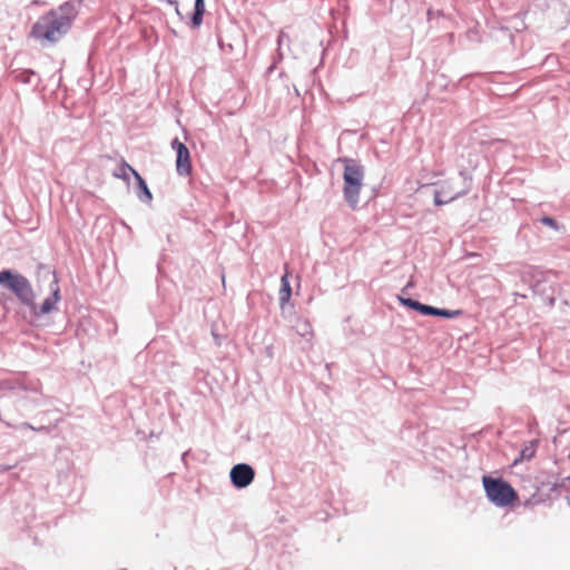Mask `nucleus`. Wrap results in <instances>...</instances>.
<instances>
[{"label": "nucleus", "instance_id": "9d476101", "mask_svg": "<svg viewBox=\"0 0 570 570\" xmlns=\"http://www.w3.org/2000/svg\"><path fill=\"white\" fill-rule=\"evenodd\" d=\"M460 176L463 179L464 188L460 191H456L454 195L449 196L444 190H435L433 203L435 206H443L446 205L464 195H466L472 185V176L468 170H460Z\"/></svg>", "mask_w": 570, "mask_h": 570}, {"label": "nucleus", "instance_id": "20e7f679", "mask_svg": "<svg viewBox=\"0 0 570 570\" xmlns=\"http://www.w3.org/2000/svg\"><path fill=\"white\" fill-rule=\"evenodd\" d=\"M0 286L12 294L20 305L32 304L33 286L30 279L14 268L0 269Z\"/></svg>", "mask_w": 570, "mask_h": 570}, {"label": "nucleus", "instance_id": "c9c22d12", "mask_svg": "<svg viewBox=\"0 0 570 570\" xmlns=\"http://www.w3.org/2000/svg\"><path fill=\"white\" fill-rule=\"evenodd\" d=\"M187 454H188V452H184V453L181 454V459L184 460V459H185V456H186Z\"/></svg>", "mask_w": 570, "mask_h": 570}, {"label": "nucleus", "instance_id": "bb28decb", "mask_svg": "<svg viewBox=\"0 0 570 570\" xmlns=\"http://www.w3.org/2000/svg\"><path fill=\"white\" fill-rule=\"evenodd\" d=\"M435 17H444L443 10H434L429 8L426 11L428 21L431 22Z\"/></svg>", "mask_w": 570, "mask_h": 570}, {"label": "nucleus", "instance_id": "c85d7f7f", "mask_svg": "<svg viewBox=\"0 0 570 570\" xmlns=\"http://www.w3.org/2000/svg\"><path fill=\"white\" fill-rule=\"evenodd\" d=\"M219 47L222 51L224 52H232L233 51V45L232 43H225L222 39H219Z\"/></svg>", "mask_w": 570, "mask_h": 570}, {"label": "nucleus", "instance_id": "2f4dec72", "mask_svg": "<svg viewBox=\"0 0 570 570\" xmlns=\"http://www.w3.org/2000/svg\"><path fill=\"white\" fill-rule=\"evenodd\" d=\"M277 68V65L275 62H272V65L267 68L266 72L272 73Z\"/></svg>", "mask_w": 570, "mask_h": 570}, {"label": "nucleus", "instance_id": "c756f323", "mask_svg": "<svg viewBox=\"0 0 570 570\" xmlns=\"http://www.w3.org/2000/svg\"><path fill=\"white\" fill-rule=\"evenodd\" d=\"M33 431L41 433H49V428L46 425L35 426Z\"/></svg>", "mask_w": 570, "mask_h": 570}, {"label": "nucleus", "instance_id": "412c9836", "mask_svg": "<svg viewBox=\"0 0 570 570\" xmlns=\"http://www.w3.org/2000/svg\"><path fill=\"white\" fill-rule=\"evenodd\" d=\"M463 314H464L463 309H449V308H442V307H436V306L432 305L430 316L451 320V318H456Z\"/></svg>", "mask_w": 570, "mask_h": 570}, {"label": "nucleus", "instance_id": "39448f33", "mask_svg": "<svg viewBox=\"0 0 570 570\" xmlns=\"http://www.w3.org/2000/svg\"><path fill=\"white\" fill-rule=\"evenodd\" d=\"M485 497L493 505L507 508L518 500V492L503 476L482 475Z\"/></svg>", "mask_w": 570, "mask_h": 570}, {"label": "nucleus", "instance_id": "72a5a7b5", "mask_svg": "<svg viewBox=\"0 0 570 570\" xmlns=\"http://www.w3.org/2000/svg\"><path fill=\"white\" fill-rule=\"evenodd\" d=\"M177 16L183 19V14L180 13V10H179V3L177 2V9H175Z\"/></svg>", "mask_w": 570, "mask_h": 570}, {"label": "nucleus", "instance_id": "58836bf2", "mask_svg": "<svg viewBox=\"0 0 570 570\" xmlns=\"http://www.w3.org/2000/svg\"><path fill=\"white\" fill-rule=\"evenodd\" d=\"M568 503H569V507H570V500L568 501Z\"/></svg>", "mask_w": 570, "mask_h": 570}, {"label": "nucleus", "instance_id": "cd10ccee", "mask_svg": "<svg viewBox=\"0 0 570 570\" xmlns=\"http://www.w3.org/2000/svg\"><path fill=\"white\" fill-rule=\"evenodd\" d=\"M282 36L278 37V49L273 56V62L278 65L283 60V52L281 51Z\"/></svg>", "mask_w": 570, "mask_h": 570}, {"label": "nucleus", "instance_id": "473e14b6", "mask_svg": "<svg viewBox=\"0 0 570 570\" xmlns=\"http://www.w3.org/2000/svg\"><path fill=\"white\" fill-rule=\"evenodd\" d=\"M414 284L410 281L403 288L402 292H407L409 288H411Z\"/></svg>", "mask_w": 570, "mask_h": 570}, {"label": "nucleus", "instance_id": "9b49d317", "mask_svg": "<svg viewBox=\"0 0 570 570\" xmlns=\"http://www.w3.org/2000/svg\"><path fill=\"white\" fill-rule=\"evenodd\" d=\"M81 0H68L60 4L57 9H51L49 12H55L56 17H58L62 22L66 23L67 27L71 29L73 21L78 16V6H80Z\"/></svg>", "mask_w": 570, "mask_h": 570}, {"label": "nucleus", "instance_id": "0eeeda50", "mask_svg": "<svg viewBox=\"0 0 570 570\" xmlns=\"http://www.w3.org/2000/svg\"><path fill=\"white\" fill-rule=\"evenodd\" d=\"M14 517L18 522L22 521L24 523V527L29 531L28 535L30 538H32L33 543L36 546L41 544L42 542L39 539V534L35 530L38 528H40L41 530L47 529L48 522L47 521L38 522L37 515L35 513V507L29 503H26L23 510L17 511Z\"/></svg>", "mask_w": 570, "mask_h": 570}, {"label": "nucleus", "instance_id": "1a4fd4ad", "mask_svg": "<svg viewBox=\"0 0 570 570\" xmlns=\"http://www.w3.org/2000/svg\"><path fill=\"white\" fill-rule=\"evenodd\" d=\"M170 146L176 151V171L179 176H189L193 171L190 151L188 147L175 137Z\"/></svg>", "mask_w": 570, "mask_h": 570}, {"label": "nucleus", "instance_id": "7ed1b4c3", "mask_svg": "<svg viewBox=\"0 0 570 570\" xmlns=\"http://www.w3.org/2000/svg\"><path fill=\"white\" fill-rule=\"evenodd\" d=\"M70 28L66 26L55 12H47L32 24L29 36L39 40L41 45H53L63 38Z\"/></svg>", "mask_w": 570, "mask_h": 570}, {"label": "nucleus", "instance_id": "a878e982", "mask_svg": "<svg viewBox=\"0 0 570 570\" xmlns=\"http://www.w3.org/2000/svg\"><path fill=\"white\" fill-rule=\"evenodd\" d=\"M6 425L9 426V428H13L18 431H22V430H31L33 431L35 426L28 422H22V423H19V424H11L10 422H6Z\"/></svg>", "mask_w": 570, "mask_h": 570}, {"label": "nucleus", "instance_id": "ddd939ff", "mask_svg": "<svg viewBox=\"0 0 570 570\" xmlns=\"http://www.w3.org/2000/svg\"><path fill=\"white\" fill-rule=\"evenodd\" d=\"M396 299L404 308L414 311L423 316H430L432 305L424 304L415 298L403 295H396Z\"/></svg>", "mask_w": 570, "mask_h": 570}, {"label": "nucleus", "instance_id": "a211bd4d", "mask_svg": "<svg viewBox=\"0 0 570 570\" xmlns=\"http://www.w3.org/2000/svg\"><path fill=\"white\" fill-rule=\"evenodd\" d=\"M0 391H12V392H37L36 387H29L26 382L20 379H4L0 381Z\"/></svg>", "mask_w": 570, "mask_h": 570}, {"label": "nucleus", "instance_id": "e433bc0d", "mask_svg": "<svg viewBox=\"0 0 570 570\" xmlns=\"http://www.w3.org/2000/svg\"><path fill=\"white\" fill-rule=\"evenodd\" d=\"M399 295H403V296H405V295H406V292H402V291H401V293H400Z\"/></svg>", "mask_w": 570, "mask_h": 570}, {"label": "nucleus", "instance_id": "7c9ffc66", "mask_svg": "<svg viewBox=\"0 0 570 570\" xmlns=\"http://www.w3.org/2000/svg\"><path fill=\"white\" fill-rule=\"evenodd\" d=\"M17 464L13 463V464H0V472L2 471H9L11 470L12 468H14Z\"/></svg>", "mask_w": 570, "mask_h": 570}, {"label": "nucleus", "instance_id": "6e6552de", "mask_svg": "<svg viewBox=\"0 0 570 570\" xmlns=\"http://www.w3.org/2000/svg\"><path fill=\"white\" fill-rule=\"evenodd\" d=\"M255 469L245 462L236 463L229 470L230 484L237 490L248 488L255 480Z\"/></svg>", "mask_w": 570, "mask_h": 570}, {"label": "nucleus", "instance_id": "4468645a", "mask_svg": "<svg viewBox=\"0 0 570 570\" xmlns=\"http://www.w3.org/2000/svg\"><path fill=\"white\" fill-rule=\"evenodd\" d=\"M292 297V286L288 279V273L286 272L281 277V288H279V307L283 311V313L286 311L287 307H293V305L289 304Z\"/></svg>", "mask_w": 570, "mask_h": 570}, {"label": "nucleus", "instance_id": "f704fd0d", "mask_svg": "<svg viewBox=\"0 0 570 570\" xmlns=\"http://www.w3.org/2000/svg\"><path fill=\"white\" fill-rule=\"evenodd\" d=\"M213 336H214V338H215L216 341H217V340H218V337H219V336H218L214 331H213Z\"/></svg>", "mask_w": 570, "mask_h": 570}, {"label": "nucleus", "instance_id": "6ab92c4d", "mask_svg": "<svg viewBox=\"0 0 570 570\" xmlns=\"http://www.w3.org/2000/svg\"><path fill=\"white\" fill-rule=\"evenodd\" d=\"M538 444V440H531L524 443L519 452L518 458L513 460V465H517L522 461H530L535 455Z\"/></svg>", "mask_w": 570, "mask_h": 570}, {"label": "nucleus", "instance_id": "f257e3e1", "mask_svg": "<svg viewBox=\"0 0 570 570\" xmlns=\"http://www.w3.org/2000/svg\"><path fill=\"white\" fill-rule=\"evenodd\" d=\"M37 275L39 277H49L51 276L52 279L49 284L50 288V295L46 297L41 304H37V294L33 292L32 297V304H26L24 307L29 309L30 316L32 320H40L45 315L51 314L55 311H58V303L61 299V292L59 287L58 277L56 274V271L52 269L50 266L45 265L42 263L37 265Z\"/></svg>", "mask_w": 570, "mask_h": 570}, {"label": "nucleus", "instance_id": "ea45409f", "mask_svg": "<svg viewBox=\"0 0 570 570\" xmlns=\"http://www.w3.org/2000/svg\"><path fill=\"white\" fill-rule=\"evenodd\" d=\"M120 570H126V569H120Z\"/></svg>", "mask_w": 570, "mask_h": 570}, {"label": "nucleus", "instance_id": "f3484780", "mask_svg": "<svg viewBox=\"0 0 570 570\" xmlns=\"http://www.w3.org/2000/svg\"><path fill=\"white\" fill-rule=\"evenodd\" d=\"M532 291L534 294H540L543 297V302L550 306L553 307L556 304V297L553 296L552 286H548V284L543 281H537L532 285Z\"/></svg>", "mask_w": 570, "mask_h": 570}, {"label": "nucleus", "instance_id": "2eb2a0df", "mask_svg": "<svg viewBox=\"0 0 570 570\" xmlns=\"http://www.w3.org/2000/svg\"><path fill=\"white\" fill-rule=\"evenodd\" d=\"M205 12H206L205 0H195L194 9L189 13L188 26L191 29H198L203 24Z\"/></svg>", "mask_w": 570, "mask_h": 570}, {"label": "nucleus", "instance_id": "393cba45", "mask_svg": "<svg viewBox=\"0 0 570 570\" xmlns=\"http://www.w3.org/2000/svg\"><path fill=\"white\" fill-rule=\"evenodd\" d=\"M566 482H568L566 478L559 480V474L556 473V487L553 488V493H556L557 497L560 494L561 490L567 489Z\"/></svg>", "mask_w": 570, "mask_h": 570}, {"label": "nucleus", "instance_id": "5701e85b", "mask_svg": "<svg viewBox=\"0 0 570 570\" xmlns=\"http://www.w3.org/2000/svg\"><path fill=\"white\" fill-rule=\"evenodd\" d=\"M495 38L498 40H501V41H504L507 40L510 45H513L514 43V35L513 32L511 31V28L510 27H507V26H501L500 28H498L495 30Z\"/></svg>", "mask_w": 570, "mask_h": 570}, {"label": "nucleus", "instance_id": "b1692460", "mask_svg": "<svg viewBox=\"0 0 570 570\" xmlns=\"http://www.w3.org/2000/svg\"><path fill=\"white\" fill-rule=\"evenodd\" d=\"M540 222H541L543 225H546V226H548V227H550V228H552V229H556V230H558V229H559V223H558V222H557V219H556V218H553L552 216L544 215V216H542V217L540 218Z\"/></svg>", "mask_w": 570, "mask_h": 570}, {"label": "nucleus", "instance_id": "aec40b11", "mask_svg": "<svg viewBox=\"0 0 570 570\" xmlns=\"http://www.w3.org/2000/svg\"><path fill=\"white\" fill-rule=\"evenodd\" d=\"M135 171H137L131 165H129L124 158H121L120 164L118 167L114 170L112 176L115 178L121 179L127 184V186H130V175L135 177Z\"/></svg>", "mask_w": 570, "mask_h": 570}, {"label": "nucleus", "instance_id": "f8f14e48", "mask_svg": "<svg viewBox=\"0 0 570 570\" xmlns=\"http://www.w3.org/2000/svg\"><path fill=\"white\" fill-rule=\"evenodd\" d=\"M132 189L139 202L144 204H150L153 202V193L146 179L138 171H135Z\"/></svg>", "mask_w": 570, "mask_h": 570}, {"label": "nucleus", "instance_id": "dca6fc26", "mask_svg": "<svg viewBox=\"0 0 570 570\" xmlns=\"http://www.w3.org/2000/svg\"><path fill=\"white\" fill-rule=\"evenodd\" d=\"M11 76L14 80L38 86L40 78L33 69H14L11 71Z\"/></svg>", "mask_w": 570, "mask_h": 570}, {"label": "nucleus", "instance_id": "423d86ee", "mask_svg": "<svg viewBox=\"0 0 570 570\" xmlns=\"http://www.w3.org/2000/svg\"><path fill=\"white\" fill-rule=\"evenodd\" d=\"M533 487L535 492L531 497V500H533L535 504L546 503L548 500L552 499L553 488L556 487V473L552 471H541L535 475Z\"/></svg>", "mask_w": 570, "mask_h": 570}, {"label": "nucleus", "instance_id": "4c0bfd02", "mask_svg": "<svg viewBox=\"0 0 570 570\" xmlns=\"http://www.w3.org/2000/svg\"><path fill=\"white\" fill-rule=\"evenodd\" d=\"M566 480H568V482H570V474L568 476H566Z\"/></svg>", "mask_w": 570, "mask_h": 570}, {"label": "nucleus", "instance_id": "4be33fe9", "mask_svg": "<svg viewBox=\"0 0 570 570\" xmlns=\"http://www.w3.org/2000/svg\"><path fill=\"white\" fill-rule=\"evenodd\" d=\"M295 330H296V333L299 336L304 337L306 341L312 340L313 328H312V324L309 323V321L304 320V321L297 322Z\"/></svg>", "mask_w": 570, "mask_h": 570}, {"label": "nucleus", "instance_id": "f03ea898", "mask_svg": "<svg viewBox=\"0 0 570 570\" xmlns=\"http://www.w3.org/2000/svg\"><path fill=\"white\" fill-rule=\"evenodd\" d=\"M344 165L343 197L351 209H356L360 202V191L363 186L365 168L360 160L350 157H340Z\"/></svg>", "mask_w": 570, "mask_h": 570}]
</instances>
